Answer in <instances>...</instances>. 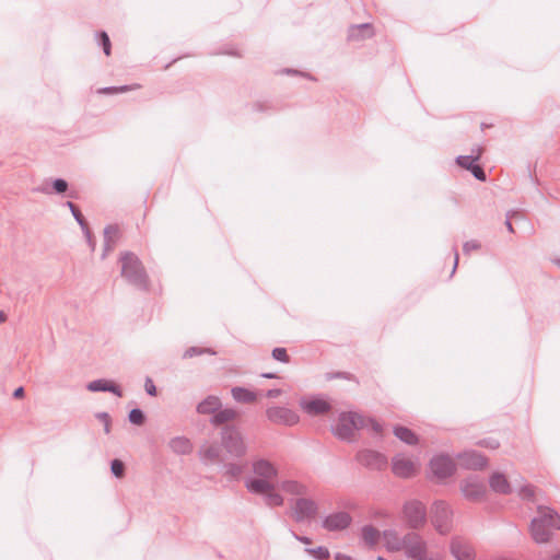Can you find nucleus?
Masks as SVG:
<instances>
[{"mask_svg":"<svg viewBox=\"0 0 560 560\" xmlns=\"http://www.w3.org/2000/svg\"><path fill=\"white\" fill-rule=\"evenodd\" d=\"M377 560H387V559H385L384 557L378 556Z\"/></svg>","mask_w":560,"mask_h":560,"instance_id":"nucleus-63","label":"nucleus"},{"mask_svg":"<svg viewBox=\"0 0 560 560\" xmlns=\"http://www.w3.org/2000/svg\"><path fill=\"white\" fill-rule=\"evenodd\" d=\"M222 404L219 397L208 396L197 405V412L200 415H212L221 408Z\"/></svg>","mask_w":560,"mask_h":560,"instance_id":"nucleus-25","label":"nucleus"},{"mask_svg":"<svg viewBox=\"0 0 560 560\" xmlns=\"http://www.w3.org/2000/svg\"><path fill=\"white\" fill-rule=\"evenodd\" d=\"M253 108L257 112H266L268 109L271 108V106L269 105V103L267 102H256L254 105H253Z\"/></svg>","mask_w":560,"mask_h":560,"instance_id":"nucleus-51","label":"nucleus"},{"mask_svg":"<svg viewBox=\"0 0 560 560\" xmlns=\"http://www.w3.org/2000/svg\"><path fill=\"white\" fill-rule=\"evenodd\" d=\"M98 37H100V45L102 46L104 54L106 56H109L110 49H112V44H110V39H109L107 33L100 32Z\"/></svg>","mask_w":560,"mask_h":560,"instance_id":"nucleus-44","label":"nucleus"},{"mask_svg":"<svg viewBox=\"0 0 560 560\" xmlns=\"http://www.w3.org/2000/svg\"><path fill=\"white\" fill-rule=\"evenodd\" d=\"M405 555L410 559L421 557L423 553H428L427 542L416 532H409L404 536L402 540Z\"/></svg>","mask_w":560,"mask_h":560,"instance_id":"nucleus-9","label":"nucleus"},{"mask_svg":"<svg viewBox=\"0 0 560 560\" xmlns=\"http://www.w3.org/2000/svg\"><path fill=\"white\" fill-rule=\"evenodd\" d=\"M301 407L305 412L311 416H319L328 412L331 408L330 404L324 399L316 398L311 400H303Z\"/></svg>","mask_w":560,"mask_h":560,"instance_id":"nucleus-18","label":"nucleus"},{"mask_svg":"<svg viewBox=\"0 0 560 560\" xmlns=\"http://www.w3.org/2000/svg\"><path fill=\"white\" fill-rule=\"evenodd\" d=\"M68 183L66 179L63 178H56L55 180H52V188L51 190L47 189V188H38L37 191H40V192H44V194H51V192H56V194H63L68 190Z\"/></svg>","mask_w":560,"mask_h":560,"instance_id":"nucleus-35","label":"nucleus"},{"mask_svg":"<svg viewBox=\"0 0 560 560\" xmlns=\"http://www.w3.org/2000/svg\"><path fill=\"white\" fill-rule=\"evenodd\" d=\"M255 478H247L245 487L249 492H265L271 489L273 480L278 477V469L268 459L259 458L252 464Z\"/></svg>","mask_w":560,"mask_h":560,"instance_id":"nucleus-2","label":"nucleus"},{"mask_svg":"<svg viewBox=\"0 0 560 560\" xmlns=\"http://www.w3.org/2000/svg\"><path fill=\"white\" fill-rule=\"evenodd\" d=\"M382 534L372 525H364L361 529V538L369 548H374Z\"/></svg>","mask_w":560,"mask_h":560,"instance_id":"nucleus-28","label":"nucleus"},{"mask_svg":"<svg viewBox=\"0 0 560 560\" xmlns=\"http://www.w3.org/2000/svg\"><path fill=\"white\" fill-rule=\"evenodd\" d=\"M125 464L120 459H113L110 462V471L117 478H122L125 476Z\"/></svg>","mask_w":560,"mask_h":560,"instance_id":"nucleus-39","label":"nucleus"},{"mask_svg":"<svg viewBox=\"0 0 560 560\" xmlns=\"http://www.w3.org/2000/svg\"><path fill=\"white\" fill-rule=\"evenodd\" d=\"M25 395V390L22 386L18 387L14 389L13 392V397L16 398V399H21L23 398Z\"/></svg>","mask_w":560,"mask_h":560,"instance_id":"nucleus-55","label":"nucleus"},{"mask_svg":"<svg viewBox=\"0 0 560 560\" xmlns=\"http://www.w3.org/2000/svg\"><path fill=\"white\" fill-rule=\"evenodd\" d=\"M132 89H133V86H130V85L106 86V88L98 90V93H101V94H117V93L128 92Z\"/></svg>","mask_w":560,"mask_h":560,"instance_id":"nucleus-42","label":"nucleus"},{"mask_svg":"<svg viewBox=\"0 0 560 560\" xmlns=\"http://www.w3.org/2000/svg\"><path fill=\"white\" fill-rule=\"evenodd\" d=\"M261 376L265 378H277L278 377L277 374H275V373H262Z\"/></svg>","mask_w":560,"mask_h":560,"instance_id":"nucleus-59","label":"nucleus"},{"mask_svg":"<svg viewBox=\"0 0 560 560\" xmlns=\"http://www.w3.org/2000/svg\"><path fill=\"white\" fill-rule=\"evenodd\" d=\"M481 153H482V149L478 148L476 150V152H475V150H472V153L469 155L457 156L456 163L462 168L469 171L470 168H472V166L476 164V162L480 159Z\"/></svg>","mask_w":560,"mask_h":560,"instance_id":"nucleus-32","label":"nucleus"},{"mask_svg":"<svg viewBox=\"0 0 560 560\" xmlns=\"http://www.w3.org/2000/svg\"><path fill=\"white\" fill-rule=\"evenodd\" d=\"M478 444L480 446L489 447V448H492V450L498 448L499 445H500V443L497 440H492V439L482 440Z\"/></svg>","mask_w":560,"mask_h":560,"instance_id":"nucleus-50","label":"nucleus"},{"mask_svg":"<svg viewBox=\"0 0 560 560\" xmlns=\"http://www.w3.org/2000/svg\"><path fill=\"white\" fill-rule=\"evenodd\" d=\"M271 355L275 360L281 362V363H289L290 362V355L287 352L285 348L277 347L272 350Z\"/></svg>","mask_w":560,"mask_h":560,"instance_id":"nucleus-41","label":"nucleus"},{"mask_svg":"<svg viewBox=\"0 0 560 560\" xmlns=\"http://www.w3.org/2000/svg\"><path fill=\"white\" fill-rule=\"evenodd\" d=\"M200 459L208 463H215L221 459V447L217 444H205L199 450Z\"/></svg>","mask_w":560,"mask_h":560,"instance_id":"nucleus-24","label":"nucleus"},{"mask_svg":"<svg viewBox=\"0 0 560 560\" xmlns=\"http://www.w3.org/2000/svg\"><path fill=\"white\" fill-rule=\"evenodd\" d=\"M358 463L371 470H383L387 467L385 455L373 450H362L355 456Z\"/></svg>","mask_w":560,"mask_h":560,"instance_id":"nucleus-12","label":"nucleus"},{"mask_svg":"<svg viewBox=\"0 0 560 560\" xmlns=\"http://www.w3.org/2000/svg\"><path fill=\"white\" fill-rule=\"evenodd\" d=\"M413 560H434V559L429 558V557L427 556V553H423L421 557L416 558V559H413Z\"/></svg>","mask_w":560,"mask_h":560,"instance_id":"nucleus-61","label":"nucleus"},{"mask_svg":"<svg viewBox=\"0 0 560 560\" xmlns=\"http://www.w3.org/2000/svg\"><path fill=\"white\" fill-rule=\"evenodd\" d=\"M291 534L298 541L302 544L310 545L312 542L311 538H308L307 536H301L296 534L294 530H291Z\"/></svg>","mask_w":560,"mask_h":560,"instance_id":"nucleus-53","label":"nucleus"},{"mask_svg":"<svg viewBox=\"0 0 560 560\" xmlns=\"http://www.w3.org/2000/svg\"><path fill=\"white\" fill-rule=\"evenodd\" d=\"M171 450L178 455H187L192 452V443L185 436H176L170 441Z\"/></svg>","mask_w":560,"mask_h":560,"instance_id":"nucleus-26","label":"nucleus"},{"mask_svg":"<svg viewBox=\"0 0 560 560\" xmlns=\"http://www.w3.org/2000/svg\"><path fill=\"white\" fill-rule=\"evenodd\" d=\"M336 376L337 377H343V378H347V380H351V374L346 373V372H339V373H337Z\"/></svg>","mask_w":560,"mask_h":560,"instance_id":"nucleus-57","label":"nucleus"},{"mask_svg":"<svg viewBox=\"0 0 560 560\" xmlns=\"http://www.w3.org/2000/svg\"><path fill=\"white\" fill-rule=\"evenodd\" d=\"M144 388L148 395L156 396V387L150 377H147Z\"/></svg>","mask_w":560,"mask_h":560,"instance_id":"nucleus-49","label":"nucleus"},{"mask_svg":"<svg viewBox=\"0 0 560 560\" xmlns=\"http://www.w3.org/2000/svg\"><path fill=\"white\" fill-rule=\"evenodd\" d=\"M469 172L476 179L480 182H485L487 179V174L485 170L477 163L472 166V168L469 170Z\"/></svg>","mask_w":560,"mask_h":560,"instance_id":"nucleus-46","label":"nucleus"},{"mask_svg":"<svg viewBox=\"0 0 560 560\" xmlns=\"http://www.w3.org/2000/svg\"><path fill=\"white\" fill-rule=\"evenodd\" d=\"M365 428V418L357 412H342L332 431L341 440L350 441L354 431Z\"/></svg>","mask_w":560,"mask_h":560,"instance_id":"nucleus-4","label":"nucleus"},{"mask_svg":"<svg viewBox=\"0 0 560 560\" xmlns=\"http://www.w3.org/2000/svg\"><path fill=\"white\" fill-rule=\"evenodd\" d=\"M95 417L104 424V431L106 434L110 432V416L105 412H97Z\"/></svg>","mask_w":560,"mask_h":560,"instance_id":"nucleus-45","label":"nucleus"},{"mask_svg":"<svg viewBox=\"0 0 560 560\" xmlns=\"http://www.w3.org/2000/svg\"><path fill=\"white\" fill-rule=\"evenodd\" d=\"M460 491L465 499L472 502L481 501L487 492L486 483L478 476H469L462 480Z\"/></svg>","mask_w":560,"mask_h":560,"instance_id":"nucleus-7","label":"nucleus"},{"mask_svg":"<svg viewBox=\"0 0 560 560\" xmlns=\"http://www.w3.org/2000/svg\"><path fill=\"white\" fill-rule=\"evenodd\" d=\"M117 235H118V228L116 225H107L104 229V254H103V257H105L106 254L114 248Z\"/></svg>","mask_w":560,"mask_h":560,"instance_id":"nucleus-33","label":"nucleus"},{"mask_svg":"<svg viewBox=\"0 0 560 560\" xmlns=\"http://www.w3.org/2000/svg\"><path fill=\"white\" fill-rule=\"evenodd\" d=\"M66 206L70 209L73 218L75 219V221L79 223V225L81 226L82 231L86 235L89 244L93 247L94 245L92 244L91 231H90V229L88 226V223H86L83 214L81 213L80 209L72 201H67Z\"/></svg>","mask_w":560,"mask_h":560,"instance_id":"nucleus-27","label":"nucleus"},{"mask_svg":"<svg viewBox=\"0 0 560 560\" xmlns=\"http://www.w3.org/2000/svg\"><path fill=\"white\" fill-rule=\"evenodd\" d=\"M457 265H458V253L457 250L455 249V260H454V267H453V271L452 273L455 272L456 268H457Z\"/></svg>","mask_w":560,"mask_h":560,"instance_id":"nucleus-58","label":"nucleus"},{"mask_svg":"<svg viewBox=\"0 0 560 560\" xmlns=\"http://www.w3.org/2000/svg\"><path fill=\"white\" fill-rule=\"evenodd\" d=\"M480 247L481 244L478 241L471 240L464 243L463 252L468 255L471 250H478Z\"/></svg>","mask_w":560,"mask_h":560,"instance_id":"nucleus-47","label":"nucleus"},{"mask_svg":"<svg viewBox=\"0 0 560 560\" xmlns=\"http://www.w3.org/2000/svg\"><path fill=\"white\" fill-rule=\"evenodd\" d=\"M518 213L513 211V212H509L506 214V220H505V226L506 229L509 230V232L511 233H514V229H513V225H512V222H511V219L515 215H517Z\"/></svg>","mask_w":560,"mask_h":560,"instance_id":"nucleus-52","label":"nucleus"},{"mask_svg":"<svg viewBox=\"0 0 560 560\" xmlns=\"http://www.w3.org/2000/svg\"><path fill=\"white\" fill-rule=\"evenodd\" d=\"M120 262L121 276L127 282L140 290H148L149 278L138 256L131 252H126L121 254Z\"/></svg>","mask_w":560,"mask_h":560,"instance_id":"nucleus-3","label":"nucleus"},{"mask_svg":"<svg viewBox=\"0 0 560 560\" xmlns=\"http://www.w3.org/2000/svg\"><path fill=\"white\" fill-rule=\"evenodd\" d=\"M431 521L434 528L440 534H447L450 532L452 521V511L450 506L443 501L435 502L432 510Z\"/></svg>","mask_w":560,"mask_h":560,"instance_id":"nucleus-8","label":"nucleus"},{"mask_svg":"<svg viewBox=\"0 0 560 560\" xmlns=\"http://www.w3.org/2000/svg\"><path fill=\"white\" fill-rule=\"evenodd\" d=\"M238 417V412L233 408H224L217 410L210 418V423L214 427L222 425L230 421L235 420Z\"/></svg>","mask_w":560,"mask_h":560,"instance_id":"nucleus-23","label":"nucleus"},{"mask_svg":"<svg viewBox=\"0 0 560 560\" xmlns=\"http://www.w3.org/2000/svg\"><path fill=\"white\" fill-rule=\"evenodd\" d=\"M86 388L90 392H109L116 395L117 397L122 396V392L119 385L104 378L90 382Z\"/></svg>","mask_w":560,"mask_h":560,"instance_id":"nucleus-20","label":"nucleus"},{"mask_svg":"<svg viewBox=\"0 0 560 560\" xmlns=\"http://www.w3.org/2000/svg\"><path fill=\"white\" fill-rule=\"evenodd\" d=\"M450 548L452 556L456 560H475V550L472 546L464 538H453Z\"/></svg>","mask_w":560,"mask_h":560,"instance_id":"nucleus-17","label":"nucleus"},{"mask_svg":"<svg viewBox=\"0 0 560 560\" xmlns=\"http://www.w3.org/2000/svg\"><path fill=\"white\" fill-rule=\"evenodd\" d=\"M518 494L522 499L534 501L535 499V487L532 485H525L520 488Z\"/></svg>","mask_w":560,"mask_h":560,"instance_id":"nucleus-43","label":"nucleus"},{"mask_svg":"<svg viewBox=\"0 0 560 560\" xmlns=\"http://www.w3.org/2000/svg\"><path fill=\"white\" fill-rule=\"evenodd\" d=\"M490 488L500 494H509L511 486L505 476L501 472H493L489 478Z\"/></svg>","mask_w":560,"mask_h":560,"instance_id":"nucleus-22","label":"nucleus"},{"mask_svg":"<svg viewBox=\"0 0 560 560\" xmlns=\"http://www.w3.org/2000/svg\"><path fill=\"white\" fill-rule=\"evenodd\" d=\"M550 560H560V552L555 555Z\"/></svg>","mask_w":560,"mask_h":560,"instance_id":"nucleus-62","label":"nucleus"},{"mask_svg":"<svg viewBox=\"0 0 560 560\" xmlns=\"http://www.w3.org/2000/svg\"><path fill=\"white\" fill-rule=\"evenodd\" d=\"M7 320V314L0 310V324Z\"/></svg>","mask_w":560,"mask_h":560,"instance_id":"nucleus-60","label":"nucleus"},{"mask_svg":"<svg viewBox=\"0 0 560 560\" xmlns=\"http://www.w3.org/2000/svg\"><path fill=\"white\" fill-rule=\"evenodd\" d=\"M365 427H370L377 434L382 432V425L375 419H365Z\"/></svg>","mask_w":560,"mask_h":560,"instance_id":"nucleus-48","label":"nucleus"},{"mask_svg":"<svg viewBox=\"0 0 560 560\" xmlns=\"http://www.w3.org/2000/svg\"><path fill=\"white\" fill-rule=\"evenodd\" d=\"M560 529L559 514L547 506H538V516L530 522V534L533 539L538 544L550 540L555 530Z\"/></svg>","mask_w":560,"mask_h":560,"instance_id":"nucleus-1","label":"nucleus"},{"mask_svg":"<svg viewBox=\"0 0 560 560\" xmlns=\"http://www.w3.org/2000/svg\"><path fill=\"white\" fill-rule=\"evenodd\" d=\"M128 420L136 425H142L145 422V415L140 408H133L129 411Z\"/></svg>","mask_w":560,"mask_h":560,"instance_id":"nucleus-38","label":"nucleus"},{"mask_svg":"<svg viewBox=\"0 0 560 560\" xmlns=\"http://www.w3.org/2000/svg\"><path fill=\"white\" fill-rule=\"evenodd\" d=\"M266 416L268 420L271 421L272 423L282 424L287 427H292L296 424L300 420V417L298 416L296 412L289 408L279 406L269 407L266 410Z\"/></svg>","mask_w":560,"mask_h":560,"instance_id":"nucleus-11","label":"nucleus"},{"mask_svg":"<svg viewBox=\"0 0 560 560\" xmlns=\"http://www.w3.org/2000/svg\"><path fill=\"white\" fill-rule=\"evenodd\" d=\"M393 474L399 478H410L416 471L415 463L404 455H396L392 459Z\"/></svg>","mask_w":560,"mask_h":560,"instance_id":"nucleus-16","label":"nucleus"},{"mask_svg":"<svg viewBox=\"0 0 560 560\" xmlns=\"http://www.w3.org/2000/svg\"><path fill=\"white\" fill-rule=\"evenodd\" d=\"M232 397L235 401L242 404H252L256 400L257 395L255 392L249 390L245 387H233L231 390Z\"/></svg>","mask_w":560,"mask_h":560,"instance_id":"nucleus-30","label":"nucleus"},{"mask_svg":"<svg viewBox=\"0 0 560 560\" xmlns=\"http://www.w3.org/2000/svg\"><path fill=\"white\" fill-rule=\"evenodd\" d=\"M430 470L438 479H445L451 477L455 470L456 465L454 460L447 455H438L430 460Z\"/></svg>","mask_w":560,"mask_h":560,"instance_id":"nucleus-13","label":"nucleus"},{"mask_svg":"<svg viewBox=\"0 0 560 560\" xmlns=\"http://www.w3.org/2000/svg\"><path fill=\"white\" fill-rule=\"evenodd\" d=\"M282 390L279 388L268 389L266 392V397L268 398H277L281 395Z\"/></svg>","mask_w":560,"mask_h":560,"instance_id":"nucleus-54","label":"nucleus"},{"mask_svg":"<svg viewBox=\"0 0 560 560\" xmlns=\"http://www.w3.org/2000/svg\"><path fill=\"white\" fill-rule=\"evenodd\" d=\"M351 516L348 512H336L326 516L322 526L329 532L342 530L351 524Z\"/></svg>","mask_w":560,"mask_h":560,"instance_id":"nucleus-15","label":"nucleus"},{"mask_svg":"<svg viewBox=\"0 0 560 560\" xmlns=\"http://www.w3.org/2000/svg\"><path fill=\"white\" fill-rule=\"evenodd\" d=\"M374 35V28L371 23H362L357 25H351L348 30V39L349 40H362L366 38H371Z\"/></svg>","mask_w":560,"mask_h":560,"instance_id":"nucleus-19","label":"nucleus"},{"mask_svg":"<svg viewBox=\"0 0 560 560\" xmlns=\"http://www.w3.org/2000/svg\"><path fill=\"white\" fill-rule=\"evenodd\" d=\"M253 494H261L265 497V503L268 506H281L283 504V498L275 491V485H271V489L265 492H252Z\"/></svg>","mask_w":560,"mask_h":560,"instance_id":"nucleus-34","label":"nucleus"},{"mask_svg":"<svg viewBox=\"0 0 560 560\" xmlns=\"http://www.w3.org/2000/svg\"><path fill=\"white\" fill-rule=\"evenodd\" d=\"M459 465L466 469L478 470L488 465V458L477 451H465L457 455Z\"/></svg>","mask_w":560,"mask_h":560,"instance_id":"nucleus-14","label":"nucleus"},{"mask_svg":"<svg viewBox=\"0 0 560 560\" xmlns=\"http://www.w3.org/2000/svg\"><path fill=\"white\" fill-rule=\"evenodd\" d=\"M293 518L298 523L313 520L318 512L316 502L307 498H299L294 501Z\"/></svg>","mask_w":560,"mask_h":560,"instance_id":"nucleus-10","label":"nucleus"},{"mask_svg":"<svg viewBox=\"0 0 560 560\" xmlns=\"http://www.w3.org/2000/svg\"><path fill=\"white\" fill-rule=\"evenodd\" d=\"M394 434L397 439L408 445H416L418 443V436L413 431L407 427L396 425L394 427Z\"/></svg>","mask_w":560,"mask_h":560,"instance_id":"nucleus-31","label":"nucleus"},{"mask_svg":"<svg viewBox=\"0 0 560 560\" xmlns=\"http://www.w3.org/2000/svg\"><path fill=\"white\" fill-rule=\"evenodd\" d=\"M281 490L292 495H306L308 488L296 480H284L280 485Z\"/></svg>","mask_w":560,"mask_h":560,"instance_id":"nucleus-29","label":"nucleus"},{"mask_svg":"<svg viewBox=\"0 0 560 560\" xmlns=\"http://www.w3.org/2000/svg\"><path fill=\"white\" fill-rule=\"evenodd\" d=\"M382 537L385 542V547L390 552L401 551L404 548L402 540L404 537H400L398 532L395 529H385L382 533Z\"/></svg>","mask_w":560,"mask_h":560,"instance_id":"nucleus-21","label":"nucleus"},{"mask_svg":"<svg viewBox=\"0 0 560 560\" xmlns=\"http://www.w3.org/2000/svg\"><path fill=\"white\" fill-rule=\"evenodd\" d=\"M335 560H353L350 556H347L345 553L337 552L335 555Z\"/></svg>","mask_w":560,"mask_h":560,"instance_id":"nucleus-56","label":"nucleus"},{"mask_svg":"<svg viewBox=\"0 0 560 560\" xmlns=\"http://www.w3.org/2000/svg\"><path fill=\"white\" fill-rule=\"evenodd\" d=\"M221 445L233 457H242L246 454V444L242 433L235 425H225L221 430Z\"/></svg>","mask_w":560,"mask_h":560,"instance_id":"nucleus-5","label":"nucleus"},{"mask_svg":"<svg viewBox=\"0 0 560 560\" xmlns=\"http://www.w3.org/2000/svg\"><path fill=\"white\" fill-rule=\"evenodd\" d=\"M305 552L313 556L317 560H328L330 557V552L328 548L319 546L316 548H306Z\"/></svg>","mask_w":560,"mask_h":560,"instance_id":"nucleus-37","label":"nucleus"},{"mask_svg":"<svg viewBox=\"0 0 560 560\" xmlns=\"http://www.w3.org/2000/svg\"><path fill=\"white\" fill-rule=\"evenodd\" d=\"M201 354H215V352L211 349V348H202V347H189L185 352H184V358L185 359H189V358H194V357H197V355H201Z\"/></svg>","mask_w":560,"mask_h":560,"instance_id":"nucleus-36","label":"nucleus"},{"mask_svg":"<svg viewBox=\"0 0 560 560\" xmlns=\"http://www.w3.org/2000/svg\"><path fill=\"white\" fill-rule=\"evenodd\" d=\"M402 513L408 526L412 529H419L427 522L425 505L418 500L406 502Z\"/></svg>","mask_w":560,"mask_h":560,"instance_id":"nucleus-6","label":"nucleus"},{"mask_svg":"<svg viewBox=\"0 0 560 560\" xmlns=\"http://www.w3.org/2000/svg\"><path fill=\"white\" fill-rule=\"evenodd\" d=\"M225 468V475L230 476L231 478L237 479L242 472H243V466L234 463H229L224 466Z\"/></svg>","mask_w":560,"mask_h":560,"instance_id":"nucleus-40","label":"nucleus"}]
</instances>
